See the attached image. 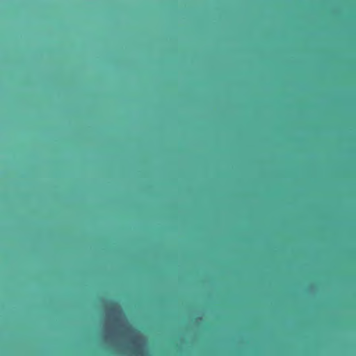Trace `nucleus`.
<instances>
[{
	"mask_svg": "<svg viewBox=\"0 0 356 356\" xmlns=\"http://www.w3.org/2000/svg\"><path fill=\"white\" fill-rule=\"evenodd\" d=\"M115 306H117V304H116V303H115V302L112 303V305H111V309H112V310H114V309H115Z\"/></svg>",
	"mask_w": 356,
	"mask_h": 356,
	"instance_id": "nucleus-1",
	"label": "nucleus"
},
{
	"mask_svg": "<svg viewBox=\"0 0 356 356\" xmlns=\"http://www.w3.org/2000/svg\"><path fill=\"white\" fill-rule=\"evenodd\" d=\"M136 353H140V352H139L138 349H136Z\"/></svg>",
	"mask_w": 356,
	"mask_h": 356,
	"instance_id": "nucleus-2",
	"label": "nucleus"
}]
</instances>
